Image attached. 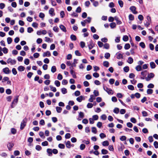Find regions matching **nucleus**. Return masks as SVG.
Returning a JSON list of instances; mask_svg holds the SVG:
<instances>
[{"instance_id": "56", "label": "nucleus", "mask_w": 158, "mask_h": 158, "mask_svg": "<svg viewBox=\"0 0 158 158\" xmlns=\"http://www.w3.org/2000/svg\"><path fill=\"white\" fill-rule=\"evenodd\" d=\"M85 145L83 144H81L80 146V149L81 150H83L85 148Z\"/></svg>"}, {"instance_id": "18", "label": "nucleus", "mask_w": 158, "mask_h": 158, "mask_svg": "<svg viewBox=\"0 0 158 158\" xmlns=\"http://www.w3.org/2000/svg\"><path fill=\"white\" fill-rule=\"evenodd\" d=\"M70 73L72 75L73 77L74 78H76V76L75 74V72L74 71L72 70L71 69L70 71Z\"/></svg>"}, {"instance_id": "33", "label": "nucleus", "mask_w": 158, "mask_h": 158, "mask_svg": "<svg viewBox=\"0 0 158 158\" xmlns=\"http://www.w3.org/2000/svg\"><path fill=\"white\" fill-rule=\"evenodd\" d=\"M62 93L63 94H65L67 93V89L65 88H62L61 89Z\"/></svg>"}, {"instance_id": "24", "label": "nucleus", "mask_w": 158, "mask_h": 158, "mask_svg": "<svg viewBox=\"0 0 158 158\" xmlns=\"http://www.w3.org/2000/svg\"><path fill=\"white\" fill-rule=\"evenodd\" d=\"M103 65L104 66L108 67L109 66V63L107 61H104L103 62Z\"/></svg>"}, {"instance_id": "1", "label": "nucleus", "mask_w": 158, "mask_h": 158, "mask_svg": "<svg viewBox=\"0 0 158 158\" xmlns=\"http://www.w3.org/2000/svg\"><path fill=\"white\" fill-rule=\"evenodd\" d=\"M6 62L7 64H10V65H14L16 64V61L14 59H12L11 58H9L7 60Z\"/></svg>"}, {"instance_id": "59", "label": "nucleus", "mask_w": 158, "mask_h": 158, "mask_svg": "<svg viewBox=\"0 0 158 158\" xmlns=\"http://www.w3.org/2000/svg\"><path fill=\"white\" fill-rule=\"evenodd\" d=\"M142 114L143 116V117H146L148 115V113L145 111H143L142 112Z\"/></svg>"}, {"instance_id": "20", "label": "nucleus", "mask_w": 158, "mask_h": 158, "mask_svg": "<svg viewBox=\"0 0 158 158\" xmlns=\"http://www.w3.org/2000/svg\"><path fill=\"white\" fill-rule=\"evenodd\" d=\"M84 99V97L82 96H80L77 98V100L79 102H81Z\"/></svg>"}, {"instance_id": "57", "label": "nucleus", "mask_w": 158, "mask_h": 158, "mask_svg": "<svg viewBox=\"0 0 158 158\" xmlns=\"http://www.w3.org/2000/svg\"><path fill=\"white\" fill-rule=\"evenodd\" d=\"M14 153L15 156H17L19 155L20 152L18 150H16L14 152Z\"/></svg>"}, {"instance_id": "21", "label": "nucleus", "mask_w": 158, "mask_h": 158, "mask_svg": "<svg viewBox=\"0 0 158 158\" xmlns=\"http://www.w3.org/2000/svg\"><path fill=\"white\" fill-rule=\"evenodd\" d=\"M102 145L103 146H108L109 145V142L107 141H105L102 142Z\"/></svg>"}, {"instance_id": "58", "label": "nucleus", "mask_w": 158, "mask_h": 158, "mask_svg": "<svg viewBox=\"0 0 158 158\" xmlns=\"http://www.w3.org/2000/svg\"><path fill=\"white\" fill-rule=\"evenodd\" d=\"M83 84L85 87H87L89 85V83L87 81H85L83 82Z\"/></svg>"}, {"instance_id": "52", "label": "nucleus", "mask_w": 158, "mask_h": 158, "mask_svg": "<svg viewBox=\"0 0 158 158\" xmlns=\"http://www.w3.org/2000/svg\"><path fill=\"white\" fill-rule=\"evenodd\" d=\"M118 3L120 7H122L123 6V3L121 0H119L118 1Z\"/></svg>"}, {"instance_id": "16", "label": "nucleus", "mask_w": 158, "mask_h": 158, "mask_svg": "<svg viewBox=\"0 0 158 158\" xmlns=\"http://www.w3.org/2000/svg\"><path fill=\"white\" fill-rule=\"evenodd\" d=\"M60 28L64 32H66V28L64 25H60Z\"/></svg>"}, {"instance_id": "12", "label": "nucleus", "mask_w": 158, "mask_h": 158, "mask_svg": "<svg viewBox=\"0 0 158 158\" xmlns=\"http://www.w3.org/2000/svg\"><path fill=\"white\" fill-rule=\"evenodd\" d=\"M114 19L116 21L118 24L119 25L122 23L121 21L119 19V18L117 16L114 17Z\"/></svg>"}, {"instance_id": "26", "label": "nucleus", "mask_w": 158, "mask_h": 158, "mask_svg": "<svg viewBox=\"0 0 158 158\" xmlns=\"http://www.w3.org/2000/svg\"><path fill=\"white\" fill-rule=\"evenodd\" d=\"M133 62V60L132 58L131 57H129L128 58L127 62L130 64H132Z\"/></svg>"}, {"instance_id": "27", "label": "nucleus", "mask_w": 158, "mask_h": 158, "mask_svg": "<svg viewBox=\"0 0 158 158\" xmlns=\"http://www.w3.org/2000/svg\"><path fill=\"white\" fill-rule=\"evenodd\" d=\"M148 76L151 79L152 78H153L154 77L155 75L153 73H151L148 74Z\"/></svg>"}, {"instance_id": "13", "label": "nucleus", "mask_w": 158, "mask_h": 158, "mask_svg": "<svg viewBox=\"0 0 158 158\" xmlns=\"http://www.w3.org/2000/svg\"><path fill=\"white\" fill-rule=\"evenodd\" d=\"M25 69V67L24 66L21 65L19 66L18 68V71L20 72H22L24 71Z\"/></svg>"}, {"instance_id": "42", "label": "nucleus", "mask_w": 158, "mask_h": 158, "mask_svg": "<svg viewBox=\"0 0 158 158\" xmlns=\"http://www.w3.org/2000/svg\"><path fill=\"white\" fill-rule=\"evenodd\" d=\"M108 151L106 149H102L101 151L102 153L103 154H106L108 153Z\"/></svg>"}, {"instance_id": "11", "label": "nucleus", "mask_w": 158, "mask_h": 158, "mask_svg": "<svg viewBox=\"0 0 158 158\" xmlns=\"http://www.w3.org/2000/svg\"><path fill=\"white\" fill-rule=\"evenodd\" d=\"M95 99V96L93 95H91L90 96V98L89 99L88 101L90 102H93L94 100Z\"/></svg>"}, {"instance_id": "14", "label": "nucleus", "mask_w": 158, "mask_h": 158, "mask_svg": "<svg viewBox=\"0 0 158 158\" xmlns=\"http://www.w3.org/2000/svg\"><path fill=\"white\" fill-rule=\"evenodd\" d=\"M66 146L67 148H71L72 146V145H71V143L70 141H67L65 143Z\"/></svg>"}, {"instance_id": "5", "label": "nucleus", "mask_w": 158, "mask_h": 158, "mask_svg": "<svg viewBox=\"0 0 158 158\" xmlns=\"http://www.w3.org/2000/svg\"><path fill=\"white\" fill-rule=\"evenodd\" d=\"M3 72L5 74H9L11 71L9 70L8 67H6L3 69Z\"/></svg>"}, {"instance_id": "50", "label": "nucleus", "mask_w": 158, "mask_h": 158, "mask_svg": "<svg viewBox=\"0 0 158 158\" xmlns=\"http://www.w3.org/2000/svg\"><path fill=\"white\" fill-rule=\"evenodd\" d=\"M84 114L83 113L81 112H80L79 113V117L81 118H83L84 117Z\"/></svg>"}, {"instance_id": "22", "label": "nucleus", "mask_w": 158, "mask_h": 158, "mask_svg": "<svg viewBox=\"0 0 158 158\" xmlns=\"http://www.w3.org/2000/svg\"><path fill=\"white\" fill-rule=\"evenodd\" d=\"M153 92V90L151 89H148L147 90V93L148 94H152Z\"/></svg>"}, {"instance_id": "51", "label": "nucleus", "mask_w": 158, "mask_h": 158, "mask_svg": "<svg viewBox=\"0 0 158 158\" xmlns=\"http://www.w3.org/2000/svg\"><path fill=\"white\" fill-rule=\"evenodd\" d=\"M11 131L12 134H15L16 133V130L15 128H12L11 129Z\"/></svg>"}, {"instance_id": "43", "label": "nucleus", "mask_w": 158, "mask_h": 158, "mask_svg": "<svg viewBox=\"0 0 158 158\" xmlns=\"http://www.w3.org/2000/svg\"><path fill=\"white\" fill-rule=\"evenodd\" d=\"M104 48L106 49H108L110 48V45L108 43H106L104 45Z\"/></svg>"}, {"instance_id": "7", "label": "nucleus", "mask_w": 158, "mask_h": 158, "mask_svg": "<svg viewBox=\"0 0 158 158\" xmlns=\"http://www.w3.org/2000/svg\"><path fill=\"white\" fill-rule=\"evenodd\" d=\"M130 9L134 14H135L137 13V12L136 11V8L135 6L131 7Z\"/></svg>"}, {"instance_id": "44", "label": "nucleus", "mask_w": 158, "mask_h": 158, "mask_svg": "<svg viewBox=\"0 0 158 158\" xmlns=\"http://www.w3.org/2000/svg\"><path fill=\"white\" fill-rule=\"evenodd\" d=\"M93 104L90 103H88L87 105V107L88 108H91L93 107Z\"/></svg>"}, {"instance_id": "55", "label": "nucleus", "mask_w": 158, "mask_h": 158, "mask_svg": "<svg viewBox=\"0 0 158 158\" xmlns=\"http://www.w3.org/2000/svg\"><path fill=\"white\" fill-rule=\"evenodd\" d=\"M129 67L128 66H126L124 68V71L125 72H127L129 71Z\"/></svg>"}, {"instance_id": "32", "label": "nucleus", "mask_w": 158, "mask_h": 158, "mask_svg": "<svg viewBox=\"0 0 158 158\" xmlns=\"http://www.w3.org/2000/svg\"><path fill=\"white\" fill-rule=\"evenodd\" d=\"M70 38L72 40H76L77 39L76 36L73 35H71Z\"/></svg>"}, {"instance_id": "8", "label": "nucleus", "mask_w": 158, "mask_h": 158, "mask_svg": "<svg viewBox=\"0 0 158 158\" xmlns=\"http://www.w3.org/2000/svg\"><path fill=\"white\" fill-rule=\"evenodd\" d=\"M116 55L117 56L116 58L118 59L123 58V55L122 54L118 52L116 53Z\"/></svg>"}, {"instance_id": "3", "label": "nucleus", "mask_w": 158, "mask_h": 158, "mask_svg": "<svg viewBox=\"0 0 158 158\" xmlns=\"http://www.w3.org/2000/svg\"><path fill=\"white\" fill-rule=\"evenodd\" d=\"M27 122V119L26 118L24 119L21 123L20 127V129L23 130L26 126Z\"/></svg>"}, {"instance_id": "9", "label": "nucleus", "mask_w": 158, "mask_h": 158, "mask_svg": "<svg viewBox=\"0 0 158 158\" xmlns=\"http://www.w3.org/2000/svg\"><path fill=\"white\" fill-rule=\"evenodd\" d=\"M78 60L76 59H74L73 60V62L72 64V67H76V64L78 63Z\"/></svg>"}, {"instance_id": "37", "label": "nucleus", "mask_w": 158, "mask_h": 158, "mask_svg": "<svg viewBox=\"0 0 158 158\" xmlns=\"http://www.w3.org/2000/svg\"><path fill=\"white\" fill-rule=\"evenodd\" d=\"M56 109L57 112L59 113H60L62 110V109L61 107L58 106L56 107Z\"/></svg>"}, {"instance_id": "38", "label": "nucleus", "mask_w": 158, "mask_h": 158, "mask_svg": "<svg viewBox=\"0 0 158 158\" xmlns=\"http://www.w3.org/2000/svg\"><path fill=\"white\" fill-rule=\"evenodd\" d=\"M45 16L44 14L42 12L40 13L39 15V17L42 19H43Z\"/></svg>"}, {"instance_id": "35", "label": "nucleus", "mask_w": 158, "mask_h": 158, "mask_svg": "<svg viewBox=\"0 0 158 158\" xmlns=\"http://www.w3.org/2000/svg\"><path fill=\"white\" fill-rule=\"evenodd\" d=\"M124 148V146L123 144H121V146L119 147L118 148V150L119 151H123V149Z\"/></svg>"}, {"instance_id": "62", "label": "nucleus", "mask_w": 158, "mask_h": 158, "mask_svg": "<svg viewBox=\"0 0 158 158\" xmlns=\"http://www.w3.org/2000/svg\"><path fill=\"white\" fill-rule=\"evenodd\" d=\"M92 118L94 119V120H97L98 118V116L97 115H95L93 116Z\"/></svg>"}, {"instance_id": "40", "label": "nucleus", "mask_w": 158, "mask_h": 158, "mask_svg": "<svg viewBox=\"0 0 158 158\" xmlns=\"http://www.w3.org/2000/svg\"><path fill=\"white\" fill-rule=\"evenodd\" d=\"M45 41L47 42H51L52 40L51 39L47 37H45Z\"/></svg>"}, {"instance_id": "41", "label": "nucleus", "mask_w": 158, "mask_h": 158, "mask_svg": "<svg viewBox=\"0 0 158 158\" xmlns=\"http://www.w3.org/2000/svg\"><path fill=\"white\" fill-rule=\"evenodd\" d=\"M110 54L109 53L107 52L105 54L104 57L107 59H108L110 57Z\"/></svg>"}, {"instance_id": "64", "label": "nucleus", "mask_w": 158, "mask_h": 158, "mask_svg": "<svg viewBox=\"0 0 158 158\" xmlns=\"http://www.w3.org/2000/svg\"><path fill=\"white\" fill-rule=\"evenodd\" d=\"M154 145L155 148H158V143L156 141H155L154 143Z\"/></svg>"}, {"instance_id": "61", "label": "nucleus", "mask_w": 158, "mask_h": 158, "mask_svg": "<svg viewBox=\"0 0 158 158\" xmlns=\"http://www.w3.org/2000/svg\"><path fill=\"white\" fill-rule=\"evenodd\" d=\"M98 44L99 47L100 48L102 47L103 46V43L100 41L98 42Z\"/></svg>"}, {"instance_id": "30", "label": "nucleus", "mask_w": 158, "mask_h": 158, "mask_svg": "<svg viewBox=\"0 0 158 158\" xmlns=\"http://www.w3.org/2000/svg\"><path fill=\"white\" fill-rule=\"evenodd\" d=\"M128 37L127 35H124L123 36V40L124 41H127L128 40Z\"/></svg>"}, {"instance_id": "23", "label": "nucleus", "mask_w": 158, "mask_h": 158, "mask_svg": "<svg viewBox=\"0 0 158 158\" xmlns=\"http://www.w3.org/2000/svg\"><path fill=\"white\" fill-rule=\"evenodd\" d=\"M94 46V44L92 43V41L90 42V44L89 45L88 47L89 49H91Z\"/></svg>"}, {"instance_id": "39", "label": "nucleus", "mask_w": 158, "mask_h": 158, "mask_svg": "<svg viewBox=\"0 0 158 158\" xmlns=\"http://www.w3.org/2000/svg\"><path fill=\"white\" fill-rule=\"evenodd\" d=\"M130 48V45L129 44H126L124 46V48L125 49H128Z\"/></svg>"}, {"instance_id": "46", "label": "nucleus", "mask_w": 158, "mask_h": 158, "mask_svg": "<svg viewBox=\"0 0 158 158\" xmlns=\"http://www.w3.org/2000/svg\"><path fill=\"white\" fill-rule=\"evenodd\" d=\"M57 78L59 80H61L63 78V77L61 74L59 73L58 75Z\"/></svg>"}, {"instance_id": "15", "label": "nucleus", "mask_w": 158, "mask_h": 158, "mask_svg": "<svg viewBox=\"0 0 158 158\" xmlns=\"http://www.w3.org/2000/svg\"><path fill=\"white\" fill-rule=\"evenodd\" d=\"M47 152L49 156H51L52 155V150L49 148H48L47 150Z\"/></svg>"}, {"instance_id": "19", "label": "nucleus", "mask_w": 158, "mask_h": 158, "mask_svg": "<svg viewBox=\"0 0 158 158\" xmlns=\"http://www.w3.org/2000/svg\"><path fill=\"white\" fill-rule=\"evenodd\" d=\"M150 66L152 69H154L156 66V65L153 62H151L150 63Z\"/></svg>"}, {"instance_id": "36", "label": "nucleus", "mask_w": 158, "mask_h": 158, "mask_svg": "<svg viewBox=\"0 0 158 158\" xmlns=\"http://www.w3.org/2000/svg\"><path fill=\"white\" fill-rule=\"evenodd\" d=\"M66 65L68 66H70L69 67L70 69H71L72 65V64L71 63L70 61H68L66 63Z\"/></svg>"}, {"instance_id": "49", "label": "nucleus", "mask_w": 158, "mask_h": 158, "mask_svg": "<svg viewBox=\"0 0 158 158\" xmlns=\"http://www.w3.org/2000/svg\"><path fill=\"white\" fill-rule=\"evenodd\" d=\"M126 137L124 135L122 136L120 138V139L122 141L125 140L126 139Z\"/></svg>"}, {"instance_id": "4", "label": "nucleus", "mask_w": 158, "mask_h": 158, "mask_svg": "<svg viewBox=\"0 0 158 158\" xmlns=\"http://www.w3.org/2000/svg\"><path fill=\"white\" fill-rule=\"evenodd\" d=\"M18 101V97H16L14 99L13 101L12 102L11 105V107L12 108H13L14 106L13 105L16 104Z\"/></svg>"}, {"instance_id": "10", "label": "nucleus", "mask_w": 158, "mask_h": 158, "mask_svg": "<svg viewBox=\"0 0 158 158\" xmlns=\"http://www.w3.org/2000/svg\"><path fill=\"white\" fill-rule=\"evenodd\" d=\"M54 10L53 8H51L49 11V14L52 16H53L55 14L54 13Z\"/></svg>"}, {"instance_id": "45", "label": "nucleus", "mask_w": 158, "mask_h": 158, "mask_svg": "<svg viewBox=\"0 0 158 158\" xmlns=\"http://www.w3.org/2000/svg\"><path fill=\"white\" fill-rule=\"evenodd\" d=\"M24 64L27 65H28L29 63V60L28 59H26L24 60Z\"/></svg>"}, {"instance_id": "63", "label": "nucleus", "mask_w": 158, "mask_h": 158, "mask_svg": "<svg viewBox=\"0 0 158 158\" xmlns=\"http://www.w3.org/2000/svg\"><path fill=\"white\" fill-rule=\"evenodd\" d=\"M68 81L65 79H63L62 82V84L63 85H66L68 83Z\"/></svg>"}, {"instance_id": "53", "label": "nucleus", "mask_w": 158, "mask_h": 158, "mask_svg": "<svg viewBox=\"0 0 158 158\" xmlns=\"http://www.w3.org/2000/svg\"><path fill=\"white\" fill-rule=\"evenodd\" d=\"M113 112L116 113V114H118L119 112V109L118 108H115L113 110Z\"/></svg>"}, {"instance_id": "29", "label": "nucleus", "mask_w": 158, "mask_h": 158, "mask_svg": "<svg viewBox=\"0 0 158 158\" xmlns=\"http://www.w3.org/2000/svg\"><path fill=\"white\" fill-rule=\"evenodd\" d=\"M56 71V68L55 66H52L51 69V71L53 73H54Z\"/></svg>"}, {"instance_id": "2", "label": "nucleus", "mask_w": 158, "mask_h": 158, "mask_svg": "<svg viewBox=\"0 0 158 158\" xmlns=\"http://www.w3.org/2000/svg\"><path fill=\"white\" fill-rule=\"evenodd\" d=\"M103 89L109 94L112 95L114 94V92L112 89L107 87L103 86Z\"/></svg>"}, {"instance_id": "25", "label": "nucleus", "mask_w": 158, "mask_h": 158, "mask_svg": "<svg viewBox=\"0 0 158 158\" xmlns=\"http://www.w3.org/2000/svg\"><path fill=\"white\" fill-rule=\"evenodd\" d=\"M116 26V24L115 23H112L110 24V26L112 29L114 28Z\"/></svg>"}, {"instance_id": "54", "label": "nucleus", "mask_w": 158, "mask_h": 158, "mask_svg": "<svg viewBox=\"0 0 158 158\" xmlns=\"http://www.w3.org/2000/svg\"><path fill=\"white\" fill-rule=\"evenodd\" d=\"M92 132L94 134H96L97 132L96 128L95 127H92Z\"/></svg>"}, {"instance_id": "31", "label": "nucleus", "mask_w": 158, "mask_h": 158, "mask_svg": "<svg viewBox=\"0 0 158 158\" xmlns=\"http://www.w3.org/2000/svg\"><path fill=\"white\" fill-rule=\"evenodd\" d=\"M55 84L57 87H59L60 85V82L58 80H56L54 82Z\"/></svg>"}, {"instance_id": "28", "label": "nucleus", "mask_w": 158, "mask_h": 158, "mask_svg": "<svg viewBox=\"0 0 158 158\" xmlns=\"http://www.w3.org/2000/svg\"><path fill=\"white\" fill-rule=\"evenodd\" d=\"M49 87L51 91L54 92H56V89L55 87H53L52 85H50Z\"/></svg>"}, {"instance_id": "17", "label": "nucleus", "mask_w": 158, "mask_h": 158, "mask_svg": "<svg viewBox=\"0 0 158 158\" xmlns=\"http://www.w3.org/2000/svg\"><path fill=\"white\" fill-rule=\"evenodd\" d=\"M135 69L137 71H140L142 70V68L140 65H138L135 67Z\"/></svg>"}, {"instance_id": "48", "label": "nucleus", "mask_w": 158, "mask_h": 158, "mask_svg": "<svg viewBox=\"0 0 158 158\" xmlns=\"http://www.w3.org/2000/svg\"><path fill=\"white\" fill-rule=\"evenodd\" d=\"M12 73L14 75H15L17 74V71L15 68H12Z\"/></svg>"}, {"instance_id": "47", "label": "nucleus", "mask_w": 158, "mask_h": 158, "mask_svg": "<svg viewBox=\"0 0 158 158\" xmlns=\"http://www.w3.org/2000/svg\"><path fill=\"white\" fill-rule=\"evenodd\" d=\"M12 41V40L11 38L10 37H8L7 38V42L8 43V44H10L11 43Z\"/></svg>"}, {"instance_id": "6", "label": "nucleus", "mask_w": 158, "mask_h": 158, "mask_svg": "<svg viewBox=\"0 0 158 158\" xmlns=\"http://www.w3.org/2000/svg\"><path fill=\"white\" fill-rule=\"evenodd\" d=\"M51 53L49 51H47L46 52H44L43 54V56L44 57L46 56L49 57L51 56Z\"/></svg>"}, {"instance_id": "60", "label": "nucleus", "mask_w": 158, "mask_h": 158, "mask_svg": "<svg viewBox=\"0 0 158 158\" xmlns=\"http://www.w3.org/2000/svg\"><path fill=\"white\" fill-rule=\"evenodd\" d=\"M59 147L61 149H64L65 148L64 145L63 144L60 143L58 145Z\"/></svg>"}, {"instance_id": "34", "label": "nucleus", "mask_w": 158, "mask_h": 158, "mask_svg": "<svg viewBox=\"0 0 158 158\" xmlns=\"http://www.w3.org/2000/svg\"><path fill=\"white\" fill-rule=\"evenodd\" d=\"M14 145L12 143H9L7 145V146L9 150H11V148L13 147Z\"/></svg>"}]
</instances>
